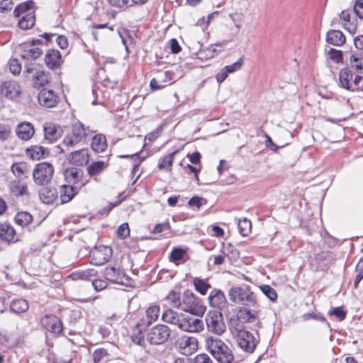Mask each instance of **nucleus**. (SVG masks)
I'll list each match as a JSON object with an SVG mask.
<instances>
[{
  "mask_svg": "<svg viewBox=\"0 0 363 363\" xmlns=\"http://www.w3.org/2000/svg\"><path fill=\"white\" fill-rule=\"evenodd\" d=\"M11 130L8 125L0 124V140H5L10 136Z\"/></svg>",
  "mask_w": 363,
  "mask_h": 363,
  "instance_id": "nucleus-54",
  "label": "nucleus"
},
{
  "mask_svg": "<svg viewBox=\"0 0 363 363\" xmlns=\"http://www.w3.org/2000/svg\"><path fill=\"white\" fill-rule=\"evenodd\" d=\"M62 56L57 50H49L45 56V62L50 69H56L62 63Z\"/></svg>",
  "mask_w": 363,
  "mask_h": 363,
  "instance_id": "nucleus-20",
  "label": "nucleus"
},
{
  "mask_svg": "<svg viewBox=\"0 0 363 363\" xmlns=\"http://www.w3.org/2000/svg\"><path fill=\"white\" fill-rule=\"evenodd\" d=\"M9 69L12 74H18L21 70V66L16 59H12L9 62Z\"/></svg>",
  "mask_w": 363,
  "mask_h": 363,
  "instance_id": "nucleus-53",
  "label": "nucleus"
},
{
  "mask_svg": "<svg viewBox=\"0 0 363 363\" xmlns=\"http://www.w3.org/2000/svg\"><path fill=\"white\" fill-rule=\"evenodd\" d=\"M54 167L48 162H41L35 165L33 171V178L37 185L43 186L52 178Z\"/></svg>",
  "mask_w": 363,
  "mask_h": 363,
  "instance_id": "nucleus-8",
  "label": "nucleus"
},
{
  "mask_svg": "<svg viewBox=\"0 0 363 363\" xmlns=\"http://www.w3.org/2000/svg\"><path fill=\"white\" fill-rule=\"evenodd\" d=\"M356 271L357 272V274L355 280H354L355 288L357 287L358 284L363 279V261L362 260H360L357 263V264L356 266Z\"/></svg>",
  "mask_w": 363,
  "mask_h": 363,
  "instance_id": "nucleus-51",
  "label": "nucleus"
},
{
  "mask_svg": "<svg viewBox=\"0 0 363 363\" xmlns=\"http://www.w3.org/2000/svg\"><path fill=\"white\" fill-rule=\"evenodd\" d=\"M356 14L363 18V0H357L354 6Z\"/></svg>",
  "mask_w": 363,
  "mask_h": 363,
  "instance_id": "nucleus-63",
  "label": "nucleus"
},
{
  "mask_svg": "<svg viewBox=\"0 0 363 363\" xmlns=\"http://www.w3.org/2000/svg\"><path fill=\"white\" fill-rule=\"evenodd\" d=\"M107 354L105 350L98 349L93 353V360L95 363L99 362L101 359Z\"/></svg>",
  "mask_w": 363,
  "mask_h": 363,
  "instance_id": "nucleus-59",
  "label": "nucleus"
},
{
  "mask_svg": "<svg viewBox=\"0 0 363 363\" xmlns=\"http://www.w3.org/2000/svg\"><path fill=\"white\" fill-rule=\"evenodd\" d=\"M139 325H137V330H138V333H134L132 336L133 341L139 345H142L144 342V336L142 335V333L139 330Z\"/></svg>",
  "mask_w": 363,
  "mask_h": 363,
  "instance_id": "nucleus-61",
  "label": "nucleus"
},
{
  "mask_svg": "<svg viewBox=\"0 0 363 363\" xmlns=\"http://www.w3.org/2000/svg\"><path fill=\"white\" fill-rule=\"evenodd\" d=\"M350 64L352 67L357 71H361L363 69V59L358 58L354 55L350 57Z\"/></svg>",
  "mask_w": 363,
  "mask_h": 363,
  "instance_id": "nucleus-50",
  "label": "nucleus"
},
{
  "mask_svg": "<svg viewBox=\"0 0 363 363\" xmlns=\"http://www.w3.org/2000/svg\"><path fill=\"white\" fill-rule=\"evenodd\" d=\"M228 296L230 300L235 303L252 307L257 306V296L248 286L233 287L229 290Z\"/></svg>",
  "mask_w": 363,
  "mask_h": 363,
  "instance_id": "nucleus-4",
  "label": "nucleus"
},
{
  "mask_svg": "<svg viewBox=\"0 0 363 363\" xmlns=\"http://www.w3.org/2000/svg\"><path fill=\"white\" fill-rule=\"evenodd\" d=\"M14 218L16 224L22 227L28 225L33 220L32 215L26 211L17 213Z\"/></svg>",
  "mask_w": 363,
  "mask_h": 363,
  "instance_id": "nucleus-34",
  "label": "nucleus"
},
{
  "mask_svg": "<svg viewBox=\"0 0 363 363\" xmlns=\"http://www.w3.org/2000/svg\"><path fill=\"white\" fill-rule=\"evenodd\" d=\"M69 162L75 166H84L89 161V150L87 148H82L71 152L67 157Z\"/></svg>",
  "mask_w": 363,
  "mask_h": 363,
  "instance_id": "nucleus-14",
  "label": "nucleus"
},
{
  "mask_svg": "<svg viewBox=\"0 0 363 363\" xmlns=\"http://www.w3.org/2000/svg\"><path fill=\"white\" fill-rule=\"evenodd\" d=\"M170 334L171 330L167 325L158 324L149 330L147 339L152 345H160L169 339Z\"/></svg>",
  "mask_w": 363,
  "mask_h": 363,
  "instance_id": "nucleus-9",
  "label": "nucleus"
},
{
  "mask_svg": "<svg viewBox=\"0 0 363 363\" xmlns=\"http://www.w3.org/2000/svg\"><path fill=\"white\" fill-rule=\"evenodd\" d=\"M91 148L94 152H103L107 147L106 138L105 135L99 134L93 137Z\"/></svg>",
  "mask_w": 363,
  "mask_h": 363,
  "instance_id": "nucleus-30",
  "label": "nucleus"
},
{
  "mask_svg": "<svg viewBox=\"0 0 363 363\" xmlns=\"http://www.w3.org/2000/svg\"><path fill=\"white\" fill-rule=\"evenodd\" d=\"M10 308L16 313H24L28 309V303L23 298L15 299L11 303Z\"/></svg>",
  "mask_w": 363,
  "mask_h": 363,
  "instance_id": "nucleus-32",
  "label": "nucleus"
},
{
  "mask_svg": "<svg viewBox=\"0 0 363 363\" xmlns=\"http://www.w3.org/2000/svg\"><path fill=\"white\" fill-rule=\"evenodd\" d=\"M41 323L48 331L53 334H59L62 331L61 320L54 315H45L41 320Z\"/></svg>",
  "mask_w": 363,
  "mask_h": 363,
  "instance_id": "nucleus-15",
  "label": "nucleus"
},
{
  "mask_svg": "<svg viewBox=\"0 0 363 363\" xmlns=\"http://www.w3.org/2000/svg\"><path fill=\"white\" fill-rule=\"evenodd\" d=\"M185 251L181 248H174L171 253L170 259L171 261L177 263L182 260L184 256Z\"/></svg>",
  "mask_w": 363,
  "mask_h": 363,
  "instance_id": "nucleus-48",
  "label": "nucleus"
},
{
  "mask_svg": "<svg viewBox=\"0 0 363 363\" xmlns=\"http://www.w3.org/2000/svg\"><path fill=\"white\" fill-rule=\"evenodd\" d=\"M216 50L210 46L205 50H201L197 53V58L201 60H208L214 57Z\"/></svg>",
  "mask_w": 363,
  "mask_h": 363,
  "instance_id": "nucleus-42",
  "label": "nucleus"
},
{
  "mask_svg": "<svg viewBox=\"0 0 363 363\" xmlns=\"http://www.w3.org/2000/svg\"><path fill=\"white\" fill-rule=\"evenodd\" d=\"M42 55V50L39 48L26 47L23 53L21 55L22 58L27 60H35Z\"/></svg>",
  "mask_w": 363,
  "mask_h": 363,
  "instance_id": "nucleus-40",
  "label": "nucleus"
},
{
  "mask_svg": "<svg viewBox=\"0 0 363 363\" xmlns=\"http://www.w3.org/2000/svg\"><path fill=\"white\" fill-rule=\"evenodd\" d=\"M34 128L30 123L23 122L19 123L16 129V133L23 140H30L34 134Z\"/></svg>",
  "mask_w": 363,
  "mask_h": 363,
  "instance_id": "nucleus-21",
  "label": "nucleus"
},
{
  "mask_svg": "<svg viewBox=\"0 0 363 363\" xmlns=\"http://www.w3.org/2000/svg\"><path fill=\"white\" fill-rule=\"evenodd\" d=\"M33 3L32 1L24 2L18 5L14 11L13 14L16 17L22 15L18 20V26L22 30L31 28L35 22V16L33 11H30Z\"/></svg>",
  "mask_w": 363,
  "mask_h": 363,
  "instance_id": "nucleus-6",
  "label": "nucleus"
},
{
  "mask_svg": "<svg viewBox=\"0 0 363 363\" xmlns=\"http://www.w3.org/2000/svg\"><path fill=\"white\" fill-rule=\"evenodd\" d=\"M251 222L247 218L240 219L238 221L239 233L242 236H247L251 232Z\"/></svg>",
  "mask_w": 363,
  "mask_h": 363,
  "instance_id": "nucleus-41",
  "label": "nucleus"
},
{
  "mask_svg": "<svg viewBox=\"0 0 363 363\" xmlns=\"http://www.w3.org/2000/svg\"><path fill=\"white\" fill-rule=\"evenodd\" d=\"M26 154L33 160H38L47 154V150L43 146L34 145L26 150Z\"/></svg>",
  "mask_w": 363,
  "mask_h": 363,
  "instance_id": "nucleus-31",
  "label": "nucleus"
},
{
  "mask_svg": "<svg viewBox=\"0 0 363 363\" xmlns=\"http://www.w3.org/2000/svg\"><path fill=\"white\" fill-rule=\"evenodd\" d=\"M20 94V85L15 81H6L0 85V94L9 99H14Z\"/></svg>",
  "mask_w": 363,
  "mask_h": 363,
  "instance_id": "nucleus-12",
  "label": "nucleus"
},
{
  "mask_svg": "<svg viewBox=\"0 0 363 363\" xmlns=\"http://www.w3.org/2000/svg\"><path fill=\"white\" fill-rule=\"evenodd\" d=\"M261 291L272 301L277 298V291L269 285H262L259 286Z\"/></svg>",
  "mask_w": 363,
  "mask_h": 363,
  "instance_id": "nucleus-43",
  "label": "nucleus"
},
{
  "mask_svg": "<svg viewBox=\"0 0 363 363\" xmlns=\"http://www.w3.org/2000/svg\"><path fill=\"white\" fill-rule=\"evenodd\" d=\"M162 319L167 323L177 326L183 332L198 333L204 329L203 320L191 313H178L172 309H167L163 312Z\"/></svg>",
  "mask_w": 363,
  "mask_h": 363,
  "instance_id": "nucleus-1",
  "label": "nucleus"
},
{
  "mask_svg": "<svg viewBox=\"0 0 363 363\" xmlns=\"http://www.w3.org/2000/svg\"><path fill=\"white\" fill-rule=\"evenodd\" d=\"M108 164L103 161H97L92 162L87 167L88 174L94 177L95 180H97L96 177L99 175L104 170L106 169Z\"/></svg>",
  "mask_w": 363,
  "mask_h": 363,
  "instance_id": "nucleus-29",
  "label": "nucleus"
},
{
  "mask_svg": "<svg viewBox=\"0 0 363 363\" xmlns=\"http://www.w3.org/2000/svg\"><path fill=\"white\" fill-rule=\"evenodd\" d=\"M179 309L196 316H203L206 308L192 292L186 291L182 295Z\"/></svg>",
  "mask_w": 363,
  "mask_h": 363,
  "instance_id": "nucleus-5",
  "label": "nucleus"
},
{
  "mask_svg": "<svg viewBox=\"0 0 363 363\" xmlns=\"http://www.w3.org/2000/svg\"><path fill=\"white\" fill-rule=\"evenodd\" d=\"M237 317L244 323H254L258 321V312L250 310L246 307L241 308L237 313Z\"/></svg>",
  "mask_w": 363,
  "mask_h": 363,
  "instance_id": "nucleus-23",
  "label": "nucleus"
},
{
  "mask_svg": "<svg viewBox=\"0 0 363 363\" xmlns=\"http://www.w3.org/2000/svg\"><path fill=\"white\" fill-rule=\"evenodd\" d=\"M180 294L174 291H172L168 294L167 298L173 305V306L179 308V303L182 302Z\"/></svg>",
  "mask_w": 363,
  "mask_h": 363,
  "instance_id": "nucleus-45",
  "label": "nucleus"
},
{
  "mask_svg": "<svg viewBox=\"0 0 363 363\" xmlns=\"http://www.w3.org/2000/svg\"><path fill=\"white\" fill-rule=\"evenodd\" d=\"M363 81V77L356 75L354 78V79L352 80V82L350 83L351 88H350L349 90L355 91L359 90L360 89L359 83Z\"/></svg>",
  "mask_w": 363,
  "mask_h": 363,
  "instance_id": "nucleus-62",
  "label": "nucleus"
},
{
  "mask_svg": "<svg viewBox=\"0 0 363 363\" xmlns=\"http://www.w3.org/2000/svg\"><path fill=\"white\" fill-rule=\"evenodd\" d=\"M45 139L50 143H54L62 135V130L60 125L52 122L45 123L43 125Z\"/></svg>",
  "mask_w": 363,
  "mask_h": 363,
  "instance_id": "nucleus-17",
  "label": "nucleus"
},
{
  "mask_svg": "<svg viewBox=\"0 0 363 363\" xmlns=\"http://www.w3.org/2000/svg\"><path fill=\"white\" fill-rule=\"evenodd\" d=\"M112 255V249L108 246H99L92 251V259L96 265L107 262Z\"/></svg>",
  "mask_w": 363,
  "mask_h": 363,
  "instance_id": "nucleus-16",
  "label": "nucleus"
},
{
  "mask_svg": "<svg viewBox=\"0 0 363 363\" xmlns=\"http://www.w3.org/2000/svg\"><path fill=\"white\" fill-rule=\"evenodd\" d=\"M238 346L243 350L252 352L257 345V340L249 331L241 333L235 337Z\"/></svg>",
  "mask_w": 363,
  "mask_h": 363,
  "instance_id": "nucleus-11",
  "label": "nucleus"
},
{
  "mask_svg": "<svg viewBox=\"0 0 363 363\" xmlns=\"http://www.w3.org/2000/svg\"><path fill=\"white\" fill-rule=\"evenodd\" d=\"M354 44L357 50L363 52V35L357 36L354 39Z\"/></svg>",
  "mask_w": 363,
  "mask_h": 363,
  "instance_id": "nucleus-64",
  "label": "nucleus"
},
{
  "mask_svg": "<svg viewBox=\"0 0 363 363\" xmlns=\"http://www.w3.org/2000/svg\"><path fill=\"white\" fill-rule=\"evenodd\" d=\"M229 329L232 335L235 337H237L238 335H241V333L247 331L243 326V323L240 320L238 317L235 319L231 320Z\"/></svg>",
  "mask_w": 363,
  "mask_h": 363,
  "instance_id": "nucleus-35",
  "label": "nucleus"
},
{
  "mask_svg": "<svg viewBox=\"0 0 363 363\" xmlns=\"http://www.w3.org/2000/svg\"><path fill=\"white\" fill-rule=\"evenodd\" d=\"M211 306L218 309H222L225 306L226 298L223 291L220 290H213L208 296Z\"/></svg>",
  "mask_w": 363,
  "mask_h": 363,
  "instance_id": "nucleus-22",
  "label": "nucleus"
},
{
  "mask_svg": "<svg viewBox=\"0 0 363 363\" xmlns=\"http://www.w3.org/2000/svg\"><path fill=\"white\" fill-rule=\"evenodd\" d=\"M326 41L335 46H341L345 43V36L340 30H329L326 35Z\"/></svg>",
  "mask_w": 363,
  "mask_h": 363,
  "instance_id": "nucleus-25",
  "label": "nucleus"
},
{
  "mask_svg": "<svg viewBox=\"0 0 363 363\" xmlns=\"http://www.w3.org/2000/svg\"><path fill=\"white\" fill-rule=\"evenodd\" d=\"M38 98L40 104L47 108L55 107L59 101L58 96L52 90L47 89H43Z\"/></svg>",
  "mask_w": 363,
  "mask_h": 363,
  "instance_id": "nucleus-13",
  "label": "nucleus"
},
{
  "mask_svg": "<svg viewBox=\"0 0 363 363\" xmlns=\"http://www.w3.org/2000/svg\"><path fill=\"white\" fill-rule=\"evenodd\" d=\"M243 63H244V57H241L239 58V60L238 61H236L233 64L230 65H226L224 67L226 69L227 72L229 74H231V73H234V72L240 70L242 68Z\"/></svg>",
  "mask_w": 363,
  "mask_h": 363,
  "instance_id": "nucleus-46",
  "label": "nucleus"
},
{
  "mask_svg": "<svg viewBox=\"0 0 363 363\" xmlns=\"http://www.w3.org/2000/svg\"><path fill=\"white\" fill-rule=\"evenodd\" d=\"M160 313V309L158 306H151L146 310V316L147 319V325H151L156 321Z\"/></svg>",
  "mask_w": 363,
  "mask_h": 363,
  "instance_id": "nucleus-38",
  "label": "nucleus"
},
{
  "mask_svg": "<svg viewBox=\"0 0 363 363\" xmlns=\"http://www.w3.org/2000/svg\"><path fill=\"white\" fill-rule=\"evenodd\" d=\"M16 230L14 228L7 224H0V240L10 243L11 242L16 241L15 240Z\"/></svg>",
  "mask_w": 363,
  "mask_h": 363,
  "instance_id": "nucleus-27",
  "label": "nucleus"
},
{
  "mask_svg": "<svg viewBox=\"0 0 363 363\" xmlns=\"http://www.w3.org/2000/svg\"><path fill=\"white\" fill-rule=\"evenodd\" d=\"M206 350L220 363H232L234 355L230 348L220 338L208 336L206 338Z\"/></svg>",
  "mask_w": 363,
  "mask_h": 363,
  "instance_id": "nucleus-2",
  "label": "nucleus"
},
{
  "mask_svg": "<svg viewBox=\"0 0 363 363\" xmlns=\"http://www.w3.org/2000/svg\"><path fill=\"white\" fill-rule=\"evenodd\" d=\"M207 330L217 335H222L226 330L223 315L220 311L210 310L206 315Z\"/></svg>",
  "mask_w": 363,
  "mask_h": 363,
  "instance_id": "nucleus-7",
  "label": "nucleus"
},
{
  "mask_svg": "<svg viewBox=\"0 0 363 363\" xmlns=\"http://www.w3.org/2000/svg\"><path fill=\"white\" fill-rule=\"evenodd\" d=\"M13 8L11 0H0V11L2 12L11 11Z\"/></svg>",
  "mask_w": 363,
  "mask_h": 363,
  "instance_id": "nucleus-60",
  "label": "nucleus"
},
{
  "mask_svg": "<svg viewBox=\"0 0 363 363\" xmlns=\"http://www.w3.org/2000/svg\"><path fill=\"white\" fill-rule=\"evenodd\" d=\"M330 315H335L339 320H342L345 318L346 313L341 308H335L332 311L329 312Z\"/></svg>",
  "mask_w": 363,
  "mask_h": 363,
  "instance_id": "nucleus-57",
  "label": "nucleus"
},
{
  "mask_svg": "<svg viewBox=\"0 0 363 363\" xmlns=\"http://www.w3.org/2000/svg\"><path fill=\"white\" fill-rule=\"evenodd\" d=\"M196 290L201 295H205L211 288V285L205 280L196 277L193 281Z\"/></svg>",
  "mask_w": 363,
  "mask_h": 363,
  "instance_id": "nucleus-39",
  "label": "nucleus"
},
{
  "mask_svg": "<svg viewBox=\"0 0 363 363\" xmlns=\"http://www.w3.org/2000/svg\"><path fill=\"white\" fill-rule=\"evenodd\" d=\"M87 135L88 129H86L82 123H75L72 125L70 130L64 137L62 145L66 150H70L84 143Z\"/></svg>",
  "mask_w": 363,
  "mask_h": 363,
  "instance_id": "nucleus-3",
  "label": "nucleus"
},
{
  "mask_svg": "<svg viewBox=\"0 0 363 363\" xmlns=\"http://www.w3.org/2000/svg\"><path fill=\"white\" fill-rule=\"evenodd\" d=\"M10 190L16 196H23L27 194V185L19 181H13L10 183Z\"/></svg>",
  "mask_w": 363,
  "mask_h": 363,
  "instance_id": "nucleus-33",
  "label": "nucleus"
},
{
  "mask_svg": "<svg viewBox=\"0 0 363 363\" xmlns=\"http://www.w3.org/2000/svg\"><path fill=\"white\" fill-rule=\"evenodd\" d=\"M77 192L78 191L76 186L67 184L62 185L59 191L61 203H66L69 202Z\"/></svg>",
  "mask_w": 363,
  "mask_h": 363,
  "instance_id": "nucleus-24",
  "label": "nucleus"
},
{
  "mask_svg": "<svg viewBox=\"0 0 363 363\" xmlns=\"http://www.w3.org/2000/svg\"><path fill=\"white\" fill-rule=\"evenodd\" d=\"M328 57L338 63L342 60V53L340 50H335L334 48H330V50L327 52Z\"/></svg>",
  "mask_w": 363,
  "mask_h": 363,
  "instance_id": "nucleus-47",
  "label": "nucleus"
},
{
  "mask_svg": "<svg viewBox=\"0 0 363 363\" xmlns=\"http://www.w3.org/2000/svg\"><path fill=\"white\" fill-rule=\"evenodd\" d=\"M65 179L70 183L74 184H79L80 186H84L86 184V181H84L83 176L84 172L82 169L76 168V167H70L65 170Z\"/></svg>",
  "mask_w": 363,
  "mask_h": 363,
  "instance_id": "nucleus-18",
  "label": "nucleus"
},
{
  "mask_svg": "<svg viewBox=\"0 0 363 363\" xmlns=\"http://www.w3.org/2000/svg\"><path fill=\"white\" fill-rule=\"evenodd\" d=\"M106 279L114 284L124 285L128 281V277L119 267L107 266L104 269Z\"/></svg>",
  "mask_w": 363,
  "mask_h": 363,
  "instance_id": "nucleus-10",
  "label": "nucleus"
},
{
  "mask_svg": "<svg viewBox=\"0 0 363 363\" xmlns=\"http://www.w3.org/2000/svg\"><path fill=\"white\" fill-rule=\"evenodd\" d=\"M120 36L122 40V43L124 45L127 52H129L128 46L132 43L133 39L128 34L126 30H123V32H119Z\"/></svg>",
  "mask_w": 363,
  "mask_h": 363,
  "instance_id": "nucleus-52",
  "label": "nucleus"
},
{
  "mask_svg": "<svg viewBox=\"0 0 363 363\" xmlns=\"http://www.w3.org/2000/svg\"><path fill=\"white\" fill-rule=\"evenodd\" d=\"M12 172L17 177H21L27 171V165L24 162L14 163L11 167Z\"/></svg>",
  "mask_w": 363,
  "mask_h": 363,
  "instance_id": "nucleus-44",
  "label": "nucleus"
},
{
  "mask_svg": "<svg viewBox=\"0 0 363 363\" xmlns=\"http://www.w3.org/2000/svg\"><path fill=\"white\" fill-rule=\"evenodd\" d=\"M179 152V150H175L168 155L164 157L161 162L158 164V168L162 169H166L168 172L172 170V163L174 160V157L176 154Z\"/></svg>",
  "mask_w": 363,
  "mask_h": 363,
  "instance_id": "nucleus-36",
  "label": "nucleus"
},
{
  "mask_svg": "<svg viewBox=\"0 0 363 363\" xmlns=\"http://www.w3.org/2000/svg\"><path fill=\"white\" fill-rule=\"evenodd\" d=\"M171 74L169 72H165L157 79L154 78L150 81V87L152 90H158L165 87L167 84H170Z\"/></svg>",
  "mask_w": 363,
  "mask_h": 363,
  "instance_id": "nucleus-26",
  "label": "nucleus"
},
{
  "mask_svg": "<svg viewBox=\"0 0 363 363\" xmlns=\"http://www.w3.org/2000/svg\"><path fill=\"white\" fill-rule=\"evenodd\" d=\"M50 37H52V35L45 33L44 35H40V38L33 39L30 43V45L34 46L35 45L43 44L44 43H46L50 40Z\"/></svg>",
  "mask_w": 363,
  "mask_h": 363,
  "instance_id": "nucleus-58",
  "label": "nucleus"
},
{
  "mask_svg": "<svg viewBox=\"0 0 363 363\" xmlns=\"http://www.w3.org/2000/svg\"><path fill=\"white\" fill-rule=\"evenodd\" d=\"M33 79L34 86L40 88L49 83L51 80V77L48 72H45L43 70H36Z\"/></svg>",
  "mask_w": 363,
  "mask_h": 363,
  "instance_id": "nucleus-28",
  "label": "nucleus"
},
{
  "mask_svg": "<svg viewBox=\"0 0 363 363\" xmlns=\"http://www.w3.org/2000/svg\"><path fill=\"white\" fill-rule=\"evenodd\" d=\"M39 198L43 203L52 204L57 199L58 191L52 186L43 187L39 191Z\"/></svg>",
  "mask_w": 363,
  "mask_h": 363,
  "instance_id": "nucleus-19",
  "label": "nucleus"
},
{
  "mask_svg": "<svg viewBox=\"0 0 363 363\" xmlns=\"http://www.w3.org/2000/svg\"><path fill=\"white\" fill-rule=\"evenodd\" d=\"M352 74L349 69H341L340 72L339 77L342 86L347 89H350V88H351L350 83L352 82Z\"/></svg>",
  "mask_w": 363,
  "mask_h": 363,
  "instance_id": "nucleus-37",
  "label": "nucleus"
},
{
  "mask_svg": "<svg viewBox=\"0 0 363 363\" xmlns=\"http://www.w3.org/2000/svg\"><path fill=\"white\" fill-rule=\"evenodd\" d=\"M130 235L128 224L125 223L121 225L117 230V236L121 239L127 238Z\"/></svg>",
  "mask_w": 363,
  "mask_h": 363,
  "instance_id": "nucleus-49",
  "label": "nucleus"
},
{
  "mask_svg": "<svg viewBox=\"0 0 363 363\" xmlns=\"http://www.w3.org/2000/svg\"><path fill=\"white\" fill-rule=\"evenodd\" d=\"M92 286L96 291H101L107 287V282L103 279H94Z\"/></svg>",
  "mask_w": 363,
  "mask_h": 363,
  "instance_id": "nucleus-56",
  "label": "nucleus"
},
{
  "mask_svg": "<svg viewBox=\"0 0 363 363\" xmlns=\"http://www.w3.org/2000/svg\"><path fill=\"white\" fill-rule=\"evenodd\" d=\"M194 363H213L212 359L206 354H200L194 359Z\"/></svg>",
  "mask_w": 363,
  "mask_h": 363,
  "instance_id": "nucleus-55",
  "label": "nucleus"
}]
</instances>
